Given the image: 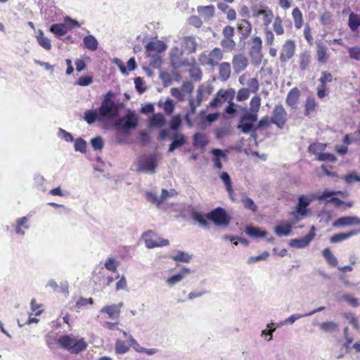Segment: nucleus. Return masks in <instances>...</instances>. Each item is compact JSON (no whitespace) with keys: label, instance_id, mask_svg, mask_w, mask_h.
<instances>
[{"label":"nucleus","instance_id":"obj_2","mask_svg":"<svg viewBox=\"0 0 360 360\" xmlns=\"http://www.w3.org/2000/svg\"><path fill=\"white\" fill-rule=\"evenodd\" d=\"M138 126V117L132 112H129L127 115L120 118L115 122V129L118 133H123L128 135L130 130L136 128Z\"/></svg>","mask_w":360,"mask_h":360},{"label":"nucleus","instance_id":"obj_29","mask_svg":"<svg viewBox=\"0 0 360 360\" xmlns=\"http://www.w3.org/2000/svg\"><path fill=\"white\" fill-rule=\"evenodd\" d=\"M311 63V54L309 51H305L300 54L299 65L301 70L308 69Z\"/></svg>","mask_w":360,"mask_h":360},{"label":"nucleus","instance_id":"obj_45","mask_svg":"<svg viewBox=\"0 0 360 360\" xmlns=\"http://www.w3.org/2000/svg\"><path fill=\"white\" fill-rule=\"evenodd\" d=\"M182 124V119L180 115L173 116L169 122V127L172 130H178Z\"/></svg>","mask_w":360,"mask_h":360},{"label":"nucleus","instance_id":"obj_48","mask_svg":"<svg viewBox=\"0 0 360 360\" xmlns=\"http://www.w3.org/2000/svg\"><path fill=\"white\" fill-rule=\"evenodd\" d=\"M84 119L88 124H92L95 122L97 120H101L98 117V114L96 110H87L85 112Z\"/></svg>","mask_w":360,"mask_h":360},{"label":"nucleus","instance_id":"obj_3","mask_svg":"<svg viewBox=\"0 0 360 360\" xmlns=\"http://www.w3.org/2000/svg\"><path fill=\"white\" fill-rule=\"evenodd\" d=\"M224 53L219 48H214L209 53H202L199 56V61L202 65L215 67L219 65L223 59Z\"/></svg>","mask_w":360,"mask_h":360},{"label":"nucleus","instance_id":"obj_44","mask_svg":"<svg viewBox=\"0 0 360 360\" xmlns=\"http://www.w3.org/2000/svg\"><path fill=\"white\" fill-rule=\"evenodd\" d=\"M326 146V144L323 143H314L309 146L308 150L310 153L319 155L320 153L325 150Z\"/></svg>","mask_w":360,"mask_h":360},{"label":"nucleus","instance_id":"obj_60","mask_svg":"<svg viewBox=\"0 0 360 360\" xmlns=\"http://www.w3.org/2000/svg\"><path fill=\"white\" fill-rule=\"evenodd\" d=\"M173 259L175 261L188 262L191 257L188 255V254L184 252H179L176 255L173 257Z\"/></svg>","mask_w":360,"mask_h":360},{"label":"nucleus","instance_id":"obj_17","mask_svg":"<svg viewBox=\"0 0 360 360\" xmlns=\"http://www.w3.org/2000/svg\"><path fill=\"white\" fill-rule=\"evenodd\" d=\"M360 225V218L354 216L342 217L333 223L335 227H345Z\"/></svg>","mask_w":360,"mask_h":360},{"label":"nucleus","instance_id":"obj_33","mask_svg":"<svg viewBox=\"0 0 360 360\" xmlns=\"http://www.w3.org/2000/svg\"><path fill=\"white\" fill-rule=\"evenodd\" d=\"M208 143V139L205 134L196 133L193 136V145L201 148H205Z\"/></svg>","mask_w":360,"mask_h":360},{"label":"nucleus","instance_id":"obj_22","mask_svg":"<svg viewBox=\"0 0 360 360\" xmlns=\"http://www.w3.org/2000/svg\"><path fill=\"white\" fill-rule=\"evenodd\" d=\"M300 96V91L297 87L291 89L286 96V104L292 108H296Z\"/></svg>","mask_w":360,"mask_h":360},{"label":"nucleus","instance_id":"obj_53","mask_svg":"<svg viewBox=\"0 0 360 360\" xmlns=\"http://www.w3.org/2000/svg\"><path fill=\"white\" fill-rule=\"evenodd\" d=\"M328 202H331L333 204L335 207H341V206H345L347 207H350L352 206V202H344L343 200H340L338 198L333 197L331 198Z\"/></svg>","mask_w":360,"mask_h":360},{"label":"nucleus","instance_id":"obj_47","mask_svg":"<svg viewBox=\"0 0 360 360\" xmlns=\"http://www.w3.org/2000/svg\"><path fill=\"white\" fill-rule=\"evenodd\" d=\"M129 350V347L122 340H117L115 342V352L117 354H125Z\"/></svg>","mask_w":360,"mask_h":360},{"label":"nucleus","instance_id":"obj_31","mask_svg":"<svg viewBox=\"0 0 360 360\" xmlns=\"http://www.w3.org/2000/svg\"><path fill=\"white\" fill-rule=\"evenodd\" d=\"M36 39L38 44L44 49H46V51H49L51 49V41L44 35V33L41 30H39L38 31L36 35Z\"/></svg>","mask_w":360,"mask_h":360},{"label":"nucleus","instance_id":"obj_18","mask_svg":"<svg viewBox=\"0 0 360 360\" xmlns=\"http://www.w3.org/2000/svg\"><path fill=\"white\" fill-rule=\"evenodd\" d=\"M318 106V103L315 98L314 96H308L304 103V115L309 117L314 116L316 112Z\"/></svg>","mask_w":360,"mask_h":360},{"label":"nucleus","instance_id":"obj_34","mask_svg":"<svg viewBox=\"0 0 360 360\" xmlns=\"http://www.w3.org/2000/svg\"><path fill=\"white\" fill-rule=\"evenodd\" d=\"M184 44L186 51L188 53H193L196 51L197 43L194 37H186L184 39Z\"/></svg>","mask_w":360,"mask_h":360},{"label":"nucleus","instance_id":"obj_35","mask_svg":"<svg viewBox=\"0 0 360 360\" xmlns=\"http://www.w3.org/2000/svg\"><path fill=\"white\" fill-rule=\"evenodd\" d=\"M322 255L326 259L328 264L330 266L335 267L338 265V259L328 248L323 249Z\"/></svg>","mask_w":360,"mask_h":360},{"label":"nucleus","instance_id":"obj_36","mask_svg":"<svg viewBox=\"0 0 360 360\" xmlns=\"http://www.w3.org/2000/svg\"><path fill=\"white\" fill-rule=\"evenodd\" d=\"M67 24H52L50 30L57 37H62L68 32Z\"/></svg>","mask_w":360,"mask_h":360},{"label":"nucleus","instance_id":"obj_52","mask_svg":"<svg viewBox=\"0 0 360 360\" xmlns=\"http://www.w3.org/2000/svg\"><path fill=\"white\" fill-rule=\"evenodd\" d=\"M247 85L250 91L257 93L259 88V83L257 78H251L248 80Z\"/></svg>","mask_w":360,"mask_h":360},{"label":"nucleus","instance_id":"obj_38","mask_svg":"<svg viewBox=\"0 0 360 360\" xmlns=\"http://www.w3.org/2000/svg\"><path fill=\"white\" fill-rule=\"evenodd\" d=\"M212 154L214 155V166L215 168L218 169H222V163L219 157L226 158L225 153L220 149H213L212 151Z\"/></svg>","mask_w":360,"mask_h":360},{"label":"nucleus","instance_id":"obj_9","mask_svg":"<svg viewBox=\"0 0 360 360\" xmlns=\"http://www.w3.org/2000/svg\"><path fill=\"white\" fill-rule=\"evenodd\" d=\"M287 112L281 104L276 105L272 112L271 122L282 129L287 121Z\"/></svg>","mask_w":360,"mask_h":360},{"label":"nucleus","instance_id":"obj_32","mask_svg":"<svg viewBox=\"0 0 360 360\" xmlns=\"http://www.w3.org/2000/svg\"><path fill=\"white\" fill-rule=\"evenodd\" d=\"M158 106L162 108L166 115H170L174 110L175 103L172 99L167 98L165 102L160 101Z\"/></svg>","mask_w":360,"mask_h":360},{"label":"nucleus","instance_id":"obj_42","mask_svg":"<svg viewBox=\"0 0 360 360\" xmlns=\"http://www.w3.org/2000/svg\"><path fill=\"white\" fill-rule=\"evenodd\" d=\"M192 218L194 221L198 222L202 227H208V222L206 216H204L202 213L195 212L192 214Z\"/></svg>","mask_w":360,"mask_h":360},{"label":"nucleus","instance_id":"obj_28","mask_svg":"<svg viewBox=\"0 0 360 360\" xmlns=\"http://www.w3.org/2000/svg\"><path fill=\"white\" fill-rule=\"evenodd\" d=\"M83 44L84 48L91 51H95L98 49V43L97 39L93 35H87L83 39Z\"/></svg>","mask_w":360,"mask_h":360},{"label":"nucleus","instance_id":"obj_12","mask_svg":"<svg viewBox=\"0 0 360 360\" xmlns=\"http://www.w3.org/2000/svg\"><path fill=\"white\" fill-rule=\"evenodd\" d=\"M167 45L161 40L151 41L146 46V52L148 57H155L157 54L164 52Z\"/></svg>","mask_w":360,"mask_h":360},{"label":"nucleus","instance_id":"obj_23","mask_svg":"<svg viewBox=\"0 0 360 360\" xmlns=\"http://www.w3.org/2000/svg\"><path fill=\"white\" fill-rule=\"evenodd\" d=\"M219 65V78L222 82L227 81L231 74V64L228 62H223Z\"/></svg>","mask_w":360,"mask_h":360},{"label":"nucleus","instance_id":"obj_21","mask_svg":"<svg viewBox=\"0 0 360 360\" xmlns=\"http://www.w3.org/2000/svg\"><path fill=\"white\" fill-rule=\"evenodd\" d=\"M328 48L321 42L316 43L317 60L321 64H326L329 58Z\"/></svg>","mask_w":360,"mask_h":360},{"label":"nucleus","instance_id":"obj_43","mask_svg":"<svg viewBox=\"0 0 360 360\" xmlns=\"http://www.w3.org/2000/svg\"><path fill=\"white\" fill-rule=\"evenodd\" d=\"M189 272V270L187 269H184L181 273H179L178 274L174 275L169 278H167V283L169 285L172 286L175 283L179 282L184 277L185 274H187Z\"/></svg>","mask_w":360,"mask_h":360},{"label":"nucleus","instance_id":"obj_51","mask_svg":"<svg viewBox=\"0 0 360 360\" xmlns=\"http://www.w3.org/2000/svg\"><path fill=\"white\" fill-rule=\"evenodd\" d=\"M218 8L221 10L224 11L225 9H228L226 12L227 19L229 20H234L236 18V13L234 9L229 8L228 6L220 4L218 5Z\"/></svg>","mask_w":360,"mask_h":360},{"label":"nucleus","instance_id":"obj_57","mask_svg":"<svg viewBox=\"0 0 360 360\" xmlns=\"http://www.w3.org/2000/svg\"><path fill=\"white\" fill-rule=\"evenodd\" d=\"M250 96V91L246 88H242L238 90L237 94V100L238 101H243L248 98Z\"/></svg>","mask_w":360,"mask_h":360},{"label":"nucleus","instance_id":"obj_59","mask_svg":"<svg viewBox=\"0 0 360 360\" xmlns=\"http://www.w3.org/2000/svg\"><path fill=\"white\" fill-rule=\"evenodd\" d=\"M94 300L90 298H84V297H80L76 302V307L77 309H80L84 306H86L88 304H93Z\"/></svg>","mask_w":360,"mask_h":360},{"label":"nucleus","instance_id":"obj_25","mask_svg":"<svg viewBox=\"0 0 360 360\" xmlns=\"http://www.w3.org/2000/svg\"><path fill=\"white\" fill-rule=\"evenodd\" d=\"M148 123L150 127H162L165 125L166 120L162 113L153 114L149 118Z\"/></svg>","mask_w":360,"mask_h":360},{"label":"nucleus","instance_id":"obj_37","mask_svg":"<svg viewBox=\"0 0 360 360\" xmlns=\"http://www.w3.org/2000/svg\"><path fill=\"white\" fill-rule=\"evenodd\" d=\"M261 105V98L259 96H253L250 102V114L257 115Z\"/></svg>","mask_w":360,"mask_h":360},{"label":"nucleus","instance_id":"obj_10","mask_svg":"<svg viewBox=\"0 0 360 360\" xmlns=\"http://www.w3.org/2000/svg\"><path fill=\"white\" fill-rule=\"evenodd\" d=\"M257 120V115H252L250 112L245 113L240 119L238 128L243 133L248 134L253 129V123Z\"/></svg>","mask_w":360,"mask_h":360},{"label":"nucleus","instance_id":"obj_24","mask_svg":"<svg viewBox=\"0 0 360 360\" xmlns=\"http://www.w3.org/2000/svg\"><path fill=\"white\" fill-rule=\"evenodd\" d=\"M173 141L170 143L168 152H172L174 149L184 146L186 143L185 136L181 133H175L172 137Z\"/></svg>","mask_w":360,"mask_h":360},{"label":"nucleus","instance_id":"obj_62","mask_svg":"<svg viewBox=\"0 0 360 360\" xmlns=\"http://www.w3.org/2000/svg\"><path fill=\"white\" fill-rule=\"evenodd\" d=\"M271 124V119L266 116L262 117L258 122L256 129L269 128Z\"/></svg>","mask_w":360,"mask_h":360},{"label":"nucleus","instance_id":"obj_63","mask_svg":"<svg viewBox=\"0 0 360 360\" xmlns=\"http://www.w3.org/2000/svg\"><path fill=\"white\" fill-rule=\"evenodd\" d=\"M105 267L110 271L115 272L117 267L115 259L114 258H109L105 264Z\"/></svg>","mask_w":360,"mask_h":360},{"label":"nucleus","instance_id":"obj_15","mask_svg":"<svg viewBox=\"0 0 360 360\" xmlns=\"http://www.w3.org/2000/svg\"><path fill=\"white\" fill-rule=\"evenodd\" d=\"M123 307V302L116 304L106 305L101 309V313L105 314L111 319H119L121 314V308Z\"/></svg>","mask_w":360,"mask_h":360},{"label":"nucleus","instance_id":"obj_5","mask_svg":"<svg viewBox=\"0 0 360 360\" xmlns=\"http://www.w3.org/2000/svg\"><path fill=\"white\" fill-rule=\"evenodd\" d=\"M206 217L208 220H210L218 226H227L231 221V217L227 214L226 211L221 207L212 210L206 214Z\"/></svg>","mask_w":360,"mask_h":360},{"label":"nucleus","instance_id":"obj_6","mask_svg":"<svg viewBox=\"0 0 360 360\" xmlns=\"http://www.w3.org/2000/svg\"><path fill=\"white\" fill-rule=\"evenodd\" d=\"M112 96H113V94L109 91L98 108L99 115L103 117H113L117 114L118 108L115 102L111 100Z\"/></svg>","mask_w":360,"mask_h":360},{"label":"nucleus","instance_id":"obj_40","mask_svg":"<svg viewBox=\"0 0 360 360\" xmlns=\"http://www.w3.org/2000/svg\"><path fill=\"white\" fill-rule=\"evenodd\" d=\"M202 99H203L202 91L200 88H199L197 91V96H196L195 101L191 99L189 101L191 111L192 113L195 112L196 107L200 105V104L202 101Z\"/></svg>","mask_w":360,"mask_h":360},{"label":"nucleus","instance_id":"obj_58","mask_svg":"<svg viewBox=\"0 0 360 360\" xmlns=\"http://www.w3.org/2000/svg\"><path fill=\"white\" fill-rule=\"evenodd\" d=\"M333 80V75L327 72L324 71L321 72V77L319 79L320 84L326 86L327 82H330Z\"/></svg>","mask_w":360,"mask_h":360},{"label":"nucleus","instance_id":"obj_20","mask_svg":"<svg viewBox=\"0 0 360 360\" xmlns=\"http://www.w3.org/2000/svg\"><path fill=\"white\" fill-rule=\"evenodd\" d=\"M360 233V227L352 229L347 233H337L332 236L330 238L331 243H336L346 240L354 236H356Z\"/></svg>","mask_w":360,"mask_h":360},{"label":"nucleus","instance_id":"obj_16","mask_svg":"<svg viewBox=\"0 0 360 360\" xmlns=\"http://www.w3.org/2000/svg\"><path fill=\"white\" fill-rule=\"evenodd\" d=\"M262 41L259 37H254L250 41V49L249 53L252 58L262 57Z\"/></svg>","mask_w":360,"mask_h":360},{"label":"nucleus","instance_id":"obj_41","mask_svg":"<svg viewBox=\"0 0 360 360\" xmlns=\"http://www.w3.org/2000/svg\"><path fill=\"white\" fill-rule=\"evenodd\" d=\"M220 178L224 182L226 189L229 193V195H231L232 193H233V190L232 186V182L229 174L226 172H224L221 174Z\"/></svg>","mask_w":360,"mask_h":360},{"label":"nucleus","instance_id":"obj_1","mask_svg":"<svg viewBox=\"0 0 360 360\" xmlns=\"http://www.w3.org/2000/svg\"><path fill=\"white\" fill-rule=\"evenodd\" d=\"M58 345L70 354H77L85 350L88 344L84 338H77L72 335H64L58 339Z\"/></svg>","mask_w":360,"mask_h":360},{"label":"nucleus","instance_id":"obj_26","mask_svg":"<svg viewBox=\"0 0 360 360\" xmlns=\"http://www.w3.org/2000/svg\"><path fill=\"white\" fill-rule=\"evenodd\" d=\"M292 231V225L288 221L282 222L274 228V232L278 236H288Z\"/></svg>","mask_w":360,"mask_h":360},{"label":"nucleus","instance_id":"obj_64","mask_svg":"<svg viewBox=\"0 0 360 360\" xmlns=\"http://www.w3.org/2000/svg\"><path fill=\"white\" fill-rule=\"evenodd\" d=\"M342 298L353 307H356L359 305L358 300L356 297L351 296L350 295H344Z\"/></svg>","mask_w":360,"mask_h":360},{"label":"nucleus","instance_id":"obj_50","mask_svg":"<svg viewBox=\"0 0 360 360\" xmlns=\"http://www.w3.org/2000/svg\"><path fill=\"white\" fill-rule=\"evenodd\" d=\"M86 142L82 138L75 139V150L79 151L82 153H86Z\"/></svg>","mask_w":360,"mask_h":360},{"label":"nucleus","instance_id":"obj_54","mask_svg":"<svg viewBox=\"0 0 360 360\" xmlns=\"http://www.w3.org/2000/svg\"><path fill=\"white\" fill-rule=\"evenodd\" d=\"M93 82V77L91 76H82L80 77L76 84L79 86H86Z\"/></svg>","mask_w":360,"mask_h":360},{"label":"nucleus","instance_id":"obj_8","mask_svg":"<svg viewBox=\"0 0 360 360\" xmlns=\"http://www.w3.org/2000/svg\"><path fill=\"white\" fill-rule=\"evenodd\" d=\"M235 96V91L233 89L227 90L220 89L216 94L214 98L210 102L211 108H217L223 103L233 101Z\"/></svg>","mask_w":360,"mask_h":360},{"label":"nucleus","instance_id":"obj_11","mask_svg":"<svg viewBox=\"0 0 360 360\" xmlns=\"http://www.w3.org/2000/svg\"><path fill=\"white\" fill-rule=\"evenodd\" d=\"M252 15L255 18L261 17L264 22H271L273 19V13L267 7L261 4L255 5L252 8Z\"/></svg>","mask_w":360,"mask_h":360},{"label":"nucleus","instance_id":"obj_56","mask_svg":"<svg viewBox=\"0 0 360 360\" xmlns=\"http://www.w3.org/2000/svg\"><path fill=\"white\" fill-rule=\"evenodd\" d=\"M91 144L94 150H101L103 148V141L100 136L93 138Z\"/></svg>","mask_w":360,"mask_h":360},{"label":"nucleus","instance_id":"obj_14","mask_svg":"<svg viewBox=\"0 0 360 360\" xmlns=\"http://www.w3.org/2000/svg\"><path fill=\"white\" fill-rule=\"evenodd\" d=\"M295 44L292 40H287L283 45L280 53V60L285 63L292 58L295 54Z\"/></svg>","mask_w":360,"mask_h":360},{"label":"nucleus","instance_id":"obj_30","mask_svg":"<svg viewBox=\"0 0 360 360\" xmlns=\"http://www.w3.org/2000/svg\"><path fill=\"white\" fill-rule=\"evenodd\" d=\"M199 15L204 18L205 20L210 19L214 13V7L212 5L206 6H199L198 8Z\"/></svg>","mask_w":360,"mask_h":360},{"label":"nucleus","instance_id":"obj_4","mask_svg":"<svg viewBox=\"0 0 360 360\" xmlns=\"http://www.w3.org/2000/svg\"><path fill=\"white\" fill-rule=\"evenodd\" d=\"M158 166L157 156L155 154L146 155L141 157L137 162L138 172H155Z\"/></svg>","mask_w":360,"mask_h":360},{"label":"nucleus","instance_id":"obj_61","mask_svg":"<svg viewBox=\"0 0 360 360\" xmlns=\"http://www.w3.org/2000/svg\"><path fill=\"white\" fill-rule=\"evenodd\" d=\"M348 53L351 58L359 60H360V47L355 46L349 48Z\"/></svg>","mask_w":360,"mask_h":360},{"label":"nucleus","instance_id":"obj_7","mask_svg":"<svg viewBox=\"0 0 360 360\" xmlns=\"http://www.w3.org/2000/svg\"><path fill=\"white\" fill-rule=\"evenodd\" d=\"M142 238L144 240L146 246L149 249L166 246L169 243L167 239L161 238L155 232L151 230L144 232Z\"/></svg>","mask_w":360,"mask_h":360},{"label":"nucleus","instance_id":"obj_27","mask_svg":"<svg viewBox=\"0 0 360 360\" xmlns=\"http://www.w3.org/2000/svg\"><path fill=\"white\" fill-rule=\"evenodd\" d=\"M314 236L311 233L307 235L305 237L292 240L290 245L297 248H303L307 247L310 241L313 239Z\"/></svg>","mask_w":360,"mask_h":360},{"label":"nucleus","instance_id":"obj_49","mask_svg":"<svg viewBox=\"0 0 360 360\" xmlns=\"http://www.w3.org/2000/svg\"><path fill=\"white\" fill-rule=\"evenodd\" d=\"M320 328L324 332H333L337 329L338 325L333 321H326L319 325Z\"/></svg>","mask_w":360,"mask_h":360},{"label":"nucleus","instance_id":"obj_39","mask_svg":"<svg viewBox=\"0 0 360 360\" xmlns=\"http://www.w3.org/2000/svg\"><path fill=\"white\" fill-rule=\"evenodd\" d=\"M245 232L248 235L255 238L264 237L267 235V232L262 231L259 228L248 226L245 229Z\"/></svg>","mask_w":360,"mask_h":360},{"label":"nucleus","instance_id":"obj_19","mask_svg":"<svg viewBox=\"0 0 360 360\" xmlns=\"http://www.w3.org/2000/svg\"><path fill=\"white\" fill-rule=\"evenodd\" d=\"M311 200L305 197L304 195H300L298 198V203L295 206V212L301 216H306L308 213L307 207L309 205Z\"/></svg>","mask_w":360,"mask_h":360},{"label":"nucleus","instance_id":"obj_46","mask_svg":"<svg viewBox=\"0 0 360 360\" xmlns=\"http://www.w3.org/2000/svg\"><path fill=\"white\" fill-rule=\"evenodd\" d=\"M221 45L224 49L231 51L236 47V42L232 38L224 37L221 41Z\"/></svg>","mask_w":360,"mask_h":360},{"label":"nucleus","instance_id":"obj_13","mask_svg":"<svg viewBox=\"0 0 360 360\" xmlns=\"http://www.w3.org/2000/svg\"><path fill=\"white\" fill-rule=\"evenodd\" d=\"M248 58L243 53H237L233 56L232 65L236 74L243 72L248 66Z\"/></svg>","mask_w":360,"mask_h":360},{"label":"nucleus","instance_id":"obj_55","mask_svg":"<svg viewBox=\"0 0 360 360\" xmlns=\"http://www.w3.org/2000/svg\"><path fill=\"white\" fill-rule=\"evenodd\" d=\"M242 201L245 208L249 209L254 212L257 210V206L250 198H245Z\"/></svg>","mask_w":360,"mask_h":360}]
</instances>
